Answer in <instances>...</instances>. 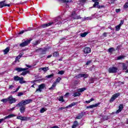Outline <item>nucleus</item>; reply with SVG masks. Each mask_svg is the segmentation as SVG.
<instances>
[{"label":"nucleus","mask_w":128,"mask_h":128,"mask_svg":"<svg viewBox=\"0 0 128 128\" xmlns=\"http://www.w3.org/2000/svg\"><path fill=\"white\" fill-rule=\"evenodd\" d=\"M60 20V17H58L55 19L54 22H50L48 24H43L41 25V27L42 28H48V26H52V24H55V22H56L55 24H64V22H62V20H61V21Z\"/></svg>","instance_id":"1"},{"label":"nucleus","mask_w":128,"mask_h":128,"mask_svg":"<svg viewBox=\"0 0 128 128\" xmlns=\"http://www.w3.org/2000/svg\"><path fill=\"white\" fill-rule=\"evenodd\" d=\"M32 102V100L31 99H28L26 100H22V102L16 104V106H26V104H28Z\"/></svg>","instance_id":"2"},{"label":"nucleus","mask_w":128,"mask_h":128,"mask_svg":"<svg viewBox=\"0 0 128 128\" xmlns=\"http://www.w3.org/2000/svg\"><path fill=\"white\" fill-rule=\"evenodd\" d=\"M32 40V39L30 38V39H27L24 42H22L21 43L20 46L22 48H24V46H26L28 44H30V42Z\"/></svg>","instance_id":"3"},{"label":"nucleus","mask_w":128,"mask_h":128,"mask_svg":"<svg viewBox=\"0 0 128 128\" xmlns=\"http://www.w3.org/2000/svg\"><path fill=\"white\" fill-rule=\"evenodd\" d=\"M46 88V84H42L38 86V88L36 89V92H42V90Z\"/></svg>","instance_id":"4"},{"label":"nucleus","mask_w":128,"mask_h":128,"mask_svg":"<svg viewBox=\"0 0 128 128\" xmlns=\"http://www.w3.org/2000/svg\"><path fill=\"white\" fill-rule=\"evenodd\" d=\"M118 70L116 67H110L108 69V72L110 74H116V72H118Z\"/></svg>","instance_id":"5"},{"label":"nucleus","mask_w":128,"mask_h":128,"mask_svg":"<svg viewBox=\"0 0 128 128\" xmlns=\"http://www.w3.org/2000/svg\"><path fill=\"white\" fill-rule=\"evenodd\" d=\"M120 96V93H116L113 94L110 100V102H112L116 100V98H118Z\"/></svg>","instance_id":"6"},{"label":"nucleus","mask_w":128,"mask_h":128,"mask_svg":"<svg viewBox=\"0 0 128 128\" xmlns=\"http://www.w3.org/2000/svg\"><path fill=\"white\" fill-rule=\"evenodd\" d=\"M8 102H9V104H14L16 102V100L15 99V98H12V96H10L9 97H8Z\"/></svg>","instance_id":"7"},{"label":"nucleus","mask_w":128,"mask_h":128,"mask_svg":"<svg viewBox=\"0 0 128 128\" xmlns=\"http://www.w3.org/2000/svg\"><path fill=\"white\" fill-rule=\"evenodd\" d=\"M71 16L72 18H74V20H80L82 18L80 16H78L76 14V12H72Z\"/></svg>","instance_id":"8"},{"label":"nucleus","mask_w":128,"mask_h":128,"mask_svg":"<svg viewBox=\"0 0 128 128\" xmlns=\"http://www.w3.org/2000/svg\"><path fill=\"white\" fill-rule=\"evenodd\" d=\"M88 74H80L76 76V78H88Z\"/></svg>","instance_id":"9"},{"label":"nucleus","mask_w":128,"mask_h":128,"mask_svg":"<svg viewBox=\"0 0 128 128\" xmlns=\"http://www.w3.org/2000/svg\"><path fill=\"white\" fill-rule=\"evenodd\" d=\"M18 106V107L20 106V110L21 114H24V112H26V106L22 105V106Z\"/></svg>","instance_id":"10"},{"label":"nucleus","mask_w":128,"mask_h":128,"mask_svg":"<svg viewBox=\"0 0 128 128\" xmlns=\"http://www.w3.org/2000/svg\"><path fill=\"white\" fill-rule=\"evenodd\" d=\"M122 110H124V104H120L118 107V110L116 112V114H120Z\"/></svg>","instance_id":"11"},{"label":"nucleus","mask_w":128,"mask_h":128,"mask_svg":"<svg viewBox=\"0 0 128 128\" xmlns=\"http://www.w3.org/2000/svg\"><path fill=\"white\" fill-rule=\"evenodd\" d=\"M100 104V103L98 102L93 105H90V106H88L86 108H96L97 106H98Z\"/></svg>","instance_id":"12"},{"label":"nucleus","mask_w":128,"mask_h":128,"mask_svg":"<svg viewBox=\"0 0 128 128\" xmlns=\"http://www.w3.org/2000/svg\"><path fill=\"white\" fill-rule=\"evenodd\" d=\"M18 120H28V118L26 116H18L16 117Z\"/></svg>","instance_id":"13"},{"label":"nucleus","mask_w":128,"mask_h":128,"mask_svg":"<svg viewBox=\"0 0 128 128\" xmlns=\"http://www.w3.org/2000/svg\"><path fill=\"white\" fill-rule=\"evenodd\" d=\"M14 116H16V115H14V114H10L8 115V116H5L3 118V120H6L8 118H14Z\"/></svg>","instance_id":"14"},{"label":"nucleus","mask_w":128,"mask_h":128,"mask_svg":"<svg viewBox=\"0 0 128 128\" xmlns=\"http://www.w3.org/2000/svg\"><path fill=\"white\" fill-rule=\"evenodd\" d=\"M84 54H90V52H91L90 48H84Z\"/></svg>","instance_id":"15"},{"label":"nucleus","mask_w":128,"mask_h":128,"mask_svg":"<svg viewBox=\"0 0 128 128\" xmlns=\"http://www.w3.org/2000/svg\"><path fill=\"white\" fill-rule=\"evenodd\" d=\"M19 82L21 84H26V81L24 80V77H21L19 80Z\"/></svg>","instance_id":"16"},{"label":"nucleus","mask_w":128,"mask_h":128,"mask_svg":"<svg viewBox=\"0 0 128 128\" xmlns=\"http://www.w3.org/2000/svg\"><path fill=\"white\" fill-rule=\"evenodd\" d=\"M82 116H84V114H82V112H81L77 116H76V120H80V118H82Z\"/></svg>","instance_id":"17"},{"label":"nucleus","mask_w":128,"mask_h":128,"mask_svg":"<svg viewBox=\"0 0 128 128\" xmlns=\"http://www.w3.org/2000/svg\"><path fill=\"white\" fill-rule=\"evenodd\" d=\"M39 70H43L46 72L47 70H48V67L40 68H39Z\"/></svg>","instance_id":"18"},{"label":"nucleus","mask_w":128,"mask_h":128,"mask_svg":"<svg viewBox=\"0 0 128 128\" xmlns=\"http://www.w3.org/2000/svg\"><path fill=\"white\" fill-rule=\"evenodd\" d=\"M78 104V102H72L71 104H69L68 106H66V108H72V106H76V104Z\"/></svg>","instance_id":"19"},{"label":"nucleus","mask_w":128,"mask_h":128,"mask_svg":"<svg viewBox=\"0 0 128 128\" xmlns=\"http://www.w3.org/2000/svg\"><path fill=\"white\" fill-rule=\"evenodd\" d=\"M6 0L2 1L0 2V8H2L4 6H5Z\"/></svg>","instance_id":"20"},{"label":"nucleus","mask_w":128,"mask_h":128,"mask_svg":"<svg viewBox=\"0 0 128 128\" xmlns=\"http://www.w3.org/2000/svg\"><path fill=\"white\" fill-rule=\"evenodd\" d=\"M14 70H16L18 72H24V69L22 68H15Z\"/></svg>","instance_id":"21"},{"label":"nucleus","mask_w":128,"mask_h":128,"mask_svg":"<svg viewBox=\"0 0 128 128\" xmlns=\"http://www.w3.org/2000/svg\"><path fill=\"white\" fill-rule=\"evenodd\" d=\"M86 90V88H78L77 89V92H84Z\"/></svg>","instance_id":"22"},{"label":"nucleus","mask_w":128,"mask_h":128,"mask_svg":"<svg viewBox=\"0 0 128 128\" xmlns=\"http://www.w3.org/2000/svg\"><path fill=\"white\" fill-rule=\"evenodd\" d=\"M22 55L19 54L18 56H17L15 60V62H20V59L22 56Z\"/></svg>","instance_id":"23"},{"label":"nucleus","mask_w":128,"mask_h":128,"mask_svg":"<svg viewBox=\"0 0 128 128\" xmlns=\"http://www.w3.org/2000/svg\"><path fill=\"white\" fill-rule=\"evenodd\" d=\"M80 96V93L79 92H74L72 94V96H74V98H76V96Z\"/></svg>","instance_id":"24"},{"label":"nucleus","mask_w":128,"mask_h":128,"mask_svg":"<svg viewBox=\"0 0 128 128\" xmlns=\"http://www.w3.org/2000/svg\"><path fill=\"white\" fill-rule=\"evenodd\" d=\"M20 78H21L18 76H14V80L15 82H18Z\"/></svg>","instance_id":"25"},{"label":"nucleus","mask_w":128,"mask_h":128,"mask_svg":"<svg viewBox=\"0 0 128 128\" xmlns=\"http://www.w3.org/2000/svg\"><path fill=\"white\" fill-rule=\"evenodd\" d=\"M8 52H10V48L8 47L4 50V54H7Z\"/></svg>","instance_id":"26"},{"label":"nucleus","mask_w":128,"mask_h":128,"mask_svg":"<svg viewBox=\"0 0 128 128\" xmlns=\"http://www.w3.org/2000/svg\"><path fill=\"white\" fill-rule=\"evenodd\" d=\"M56 82H54L52 86L49 88V90H54V88H56Z\"/></svg>","instance_id":"27"},{"label":"nucleus","mask_w":128,"mask_h":128,"mask_svg":"<svg viewBox=\"0 0 128 128\" xmlns=\"http://www.w3.org/2000/svg\"><path fill=\"white\" fill-rule=\"evenodd\" d=\"M48 110V108H43L40 109V114H44V112H46V110Z\"/></svg>","instance_id":"28"},{"label":"nucleus","mask_w":128,"mask_h":128,"mask_svg":"<svg viewBox=\"0 0 128 128\" xmlns=\"http://www.w3.org/2000/svg\"><path fill=\"white\" fill-rule=\"evenodd\" d=\"M98 4H100V2H94V4L93 5V6L91 8H98Z\"/></svg>","instance_id":"29"},{"label":"nucleus","mask_w":128,"mask_h":128,"mask_svg":"<svg viewBox=\"0 0 128 128\" xmlns=\"http://www.w3.org/2000/svg\"><path fill=\"white\" fill-rule=\"evenodd\" d=\"M58 56H60V54H58V52H55L53 54V56H54V58H58Z\"/></svg>","instance_id":"30"},{"label":"nucleus","mask_w":128,"mask_h":128,"mask_svg":"<svg viewBox=\"0 0 128 128\" xmlns=\"http://www.w3.org/2000/svg\"><path fill=\"white\" fill-rule=\"evenodd\" d=\"M27 74H30V70H26V71L23 72L21 74V76H26Z\"/></svg>","instance_id":"31"},{"label":"nucleus","mask_w":128,"mask_h":128,"mask_svg":"<svg viewBox=\"0 0 128 128\" xmlns=\"http://www.w3.org/2000/svg\"><path fill=\"white\" fill-rule=\"evenodd\" d=\"M78 124L77 121L74 122V124L72 126V128H76L78 126Z\"/></svg>","instance_id":"32"},{"label":"nucleus","mask_w":128,"mask_h":128,"mask_svg":"<svg viewBox=\"0 0 128 128\" xmlns=\"http://www.w3.org/2000/svg\"><path fill=\"white\" fill-rule=\"evenodd\" d=\"M86 34H88V32H84V33L80 34V36L82 38H84L86 36Z\"/></svg>","instance_id":"33"},{"label":"nucleus","mask_w":128,"mask_h":128,"mask_svg":"<svg viewBox=\"0 0 128 128\" xmlns=\"http://www.w3.org/2000/svg\"><path fill=\"white\" fill-rule=\"evenodd\" d=\"M59 102H64V96H60L58 98Z\"/></svg>","instance_id":"34"},{"label":"nucleus","mask_w":128,"mask_h":128,"mask_svg":"<svg viewBox=\"0 0 128 128\" xmlns=\"http://www.w3.org/2000/svg\"><path fill=\"white\" fill-rule=\"evenodd\" d=\"M1 102H2L6 104V103L8 102V98H3V99L1 100Z\"/></svg>","instance_id":"35"},{"label":"nucleus","mask_w":128,"mask_h":128,"mask_svg":"<svg viewBox=\"0 0 128 128\" xmlns=\"http://www.w3.org/2000/svg\"><path fill=\"white\" fill-rule=\"evenodd\" d=\"M115 50H114V48H110L108 50V52H114Z\"/></svg>","instance_id":"36"},{"label":"nucleus","mask_w":128,"mask_h":128,"mask_svg":"<svg viewBox=\"0 0 128 128\" xmlns=\"http://www.w3.org/2000/svg\"><path fill=\"white\" fill-rule=\"evenodd\" d=\"M40 54H46V50L40 49Z\"/></svg>","instance_id":"37"},{"label":"nucleus","mask_w":128,"mask_h":128,"mask_svg":"<svg viewBox=\"0 0 128 128\" xmlns=\"http://www.w3.org/2000/svg\"><path fill=\"white\" fill-rule=\"evenodd\" d=\"M40 43V40H36L35 42H33V46H38V44H39Z\"/></svg>","instance_id":"38"},{"label":"nucleus","mask_w":128,"mask_h":128,"mask_svg":"<svg viewBox=\"0 0 128 128\" xmlns=\"http://www.w3.org/2000/svg\"><path fill=\"white\" fill-rule=\"evenodd\" d=\"M54 76V74H52L50 75L46 76V78H52V76Z\"/></svg>","instance_id":"39"},{"label":"nucleus","mask_w":128,"mask_h":128,"mask_svg":"<svg viewBox=\"0 0 128 128\" xmlns=\"http://www.w3.org/2000/svg\"><path fill=\"white\" fill-rule=\"evenodd\" d=\"M94 78H91L90 80V84H94Z\"/></svg>","instance_id":"40"},{"label":"nucleus","mask_w":128,"mask_h":128,"mask_svg":"<svg viewBox=\"0 0 128 128\" xmlns=\"http://www.w3.org/2000/svg\"><path fill=\"white\" fill-rule=\"evenodd\" d=\"M64 74V71L61 70V71H59L58 72V74H61V76H62V74Z\"/></svg>","instance_id":"41"},{"label":"nucleus","mask_w":128,"mask_h":128,"mask_svg":"<svg viewBox=\"0 0 128 128\" xmlns=\"http://www.w3.org/2000/svg\"><path fill=\"white\" fill-rule=\"evenodd\" d=\"M116 31L118 32V30H120V25H118L116 26Z\"/></svg>","instance_id":"42"},{"label":"nucleus","mask_w":128,"mask_h":128,"mask_svg":"<svg viewBox=\"0 0 128 128\" xmlns=\"http://www.w3.org/2000/svg\"><path fill=\"white\" fill-rule=\"evenodd\" d=\"M122 66H123V70H127L128 69V66H126V65L124 64V63L122 64Z\"/></svg>","instance_id":"43"},{"label":"nucleus","mask_w":128,"mask_h":128,"mask_svg":"<svg viewBox=\"0 0 128 128\" xmlns=\"http://www.w3.org/2000/svg\"><path fill=\"white\" fill-rule=\"evenodd\" d=\"M62 0V2H66L68 4V2H71L72 0Z\"/></svg>","instance_id":"44"},{"label":"nucleus","mask_w":128,"mask_h":128,"mask_svg":"<svg viewBox=\"0 0 128 128\" xmlns=\"http://www.w3.org/2000/svg\"><path fill=\"white\" fill-rule=\"evenodd\" d=\"M124 56H120L118 57V60H122V58H124Z\"/></svg>","instance_id":"45"},{"label":"nucleus","mask_w":128,"mask_h":128,"mask_svg":"<svg viewBox=\"0 0 128 128\" xmlns=\"http://www.w3.org/2000/svg\"><path fill=\"white\" fill-rule=\"evenodd\" d=\"M62 80V78L60 77H58L56 80V82H60Z\"/></svg>","instance_id":"46"},{"label":"nucleus","mask_w":128,"mask_h":128,"mask_svg":"<svg viewBox=\"0 0 128 128\" xmlns=\"http://www.w3.org/2000/svg\"><path fill=\"white\" fill-rule=\"evenodd\" d=\"M92 62V60L88 61L86 63V66H88L89 64H90Z\"/></svg>","instance_id":"47"},{"label":"nucleus","mask_w":128,"mask_h":128,"mask_svg":"<svg viewBox=\"0 0 128 128\" xmlns=\"http://www.w3.org/2000/svg\"><path fill=\"white\" fill-rule=\"evenodd\" d=\"M24 96V92H20L18 93V96Z\"/></svg>","instance_id":"48"},{"label":"nucleus","mask_w":128,"mask_h":128,"mask_svg":"<svg viewBox=\"0 0 128 128\" xmlns=\"http://www.w3.org/2000/svg\"><path fill=\"white\" fill-rule=\"evenodd\" d=\"M124 6V8H128V2L126 3Z\"/></svg>","instance_id":"49"},{"label":"nucleus","mask_w":128,"mask_h":128,"mask_svg":"<svg viewBox=\"0 0 128 128\" xmlns=\"http://www.w3.org/2000/svg\"><path fill=\"white\" fill-rule=\"evenodd\" d=\"M65 108H66V107H61L58 109V110H64Z\"/></svg>","instance_id":"50"},{"label":"nucleus","mask_w":128,"mask_h":128,"mask_svg":"<svg viewBox=\"0 0 128 128\" xmlns=\"http://www.w3.org/2000/svg\"><path fill=\"white\" fill-rule=\"evenodd\" d=\"M104 6L102 5V6H100L98 5V6H97L98 8H104Z\"/></svg>","instance_id":"51"},{"label":"nucleus","mask_w":128,"mask_h":128,"mask_svg":"<svg viewBox=\"0 0 128 128\" xmlns=\"http://www.w3.org/2000/svg\"><path fill=\"white\" fill-rule=\"evenodd\" d=\"M122 24H124V20H120V22L119 26H122Z\"/></svg>","instance_id":"52"},{"label":"nucleus","mask_w":128,"mask_h":128,"mask_svg":"<svg viewBox=\"0 0 128 128\" xmlns=\"http://www.w3.org/2000/svg\"><path fill=\"white\" fill-rule=\"evenodd\" d=\"M14 86L13 85H10V86H9V88H10V90H12V88H14Z\"/></svg>","instance_id":"53"},{"label":"nucleus","mask_w":128,"mask_h":128,"mask_svg":"<svg viewBox=\"0 0 128 128\" xmlns=\"http://www.w3.org/2000/svg\"><path fill=\"white\" fill-rule=\"evenodd\" d=\"M108 34V33L106 32H104L103 34V36H104V38H106V35Z\"/></svg>","instance_id":"54"},{"label":"nucleus","mask_w":128,"mask_h":128,"mask_svg":"<svg viewBox=\"0 0 128 128\" xmlns=\"http://www.w3.org/2000/svg\"><path fill=\"white\" fill-rule=\"evenodd\" d=\"M24 31L22 30V31H20V32L18 33V34H24Z\"/></svg>","instance_id":"55"},{"label":"nucleus","mask_w":128,"mask_h":128,"mask_svg":"<svg viewBox=\"0 0 128 128\" xmlns=\"http://www.w3.org/2000/svg\"><path fill=\"white\" fill-rule=\"evenodd\" d=\"M28 70V68H23V72H26Z\"/></svg>","instance_id":"56"},{"label":"nucleus","mask_w":128,"mask_h":128,"mask_svg":"<svg viewBox=\"0 0 128 128\" xmlns=\"http://www.w3.org/2000/svg\"><path fill=\"white\" fill-rule=\"evenodd\" d=\"M116 12H120V9H116Z\"/></svg>","instance_id":"57"},{"label":"nucleus","mask_w":128,"mask_h":128,"mask_svg":"<svg viewBox=\"0 0 128 128\" xmlns=\"http://www.w3.org/2000/svg\"><path fill=\"white\" fill-rule=\"evenodd\" d=\"M4 120V118L0 119V124H2Z\"/></svg>","instance_id":"58"},{"label":"nucleus","mask_w":128,"mask_h":128,"mask_svg":"<svg viewBox=\"0 0 128 128\" xmlns=\"http://www.w3.org/2000/svg\"><path fill=\"white\" fill-rule=\"evenodd\" d=\"M92 2H98V0H92Z\"/></svg>","instance_id":"59"},{"label":"nucleus","mask_w":128,"mask_h":128,"mask_svg":"<svg viewBox=\"0 0 128 128\" xmlns=\"http://www.w3.org/2000/svg\"><path fill=\"white\" fill-rule=\"evenodd\" d=\"M26 66L27 68H32V66H30V65H28V64H26Z\"/></svg>","instance_id":"60"},{"label":"nucleus","mask_w":128,"mask_h":128,"mask_svg":"<svg viewBox=\"0 0 128 128\" xmlns=\"http://www.w3.org/2000/svg\"><path fill=\"white\" fill-rule=\"evenodd\" d=\"M20 86H18V88L16 89V92H18V90H20Z\"/></svg>","instance_id":"61"},{"label":"nucleus","mask_w":128,"mask_h":128,"mask_svg":"<svg viewBox=\"0 0 128 128\" xmlns=\"http://www.w3.org/2000/svg\"><path fill=\"white\" fill-rule=\"evenodd\" d=\"M10 6V4H5V6Z\"/></svg>","instance_id":"62"},{"label":"nucleus","mask_w":128,"mask_h":128,"mask_svg":"<svg viewBox=\"0 0 128 128\" xmlns=\"http://www.w3.org/2000/svg\"><path fill=\"white\" fill-rule=\"evenodd\" d=\"M15 109H16V107H14V108H12L10 110H14Z\"/></svg>","instance_id":"63"},{"label":"nucleus","mask_w":128,"mask_h":128,"mask_svg":"<svg viewBox=\"0 0 128 128\" xmlns=\"http://www.w3.org/2000/svg\"><path fill=\"white\" fill-rule=\"evenodd\" d=\"M86 20H92V17H88L86 18Z\"/></svg>","instance_id":"64"}]
</instances>
